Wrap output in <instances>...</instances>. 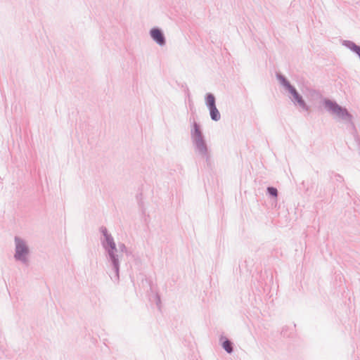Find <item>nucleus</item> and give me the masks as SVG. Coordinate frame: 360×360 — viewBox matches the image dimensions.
I'll return each instance as SVG.
<instances>
[{
	"label": "nucleus",
	"mask_w": 360,
	"mask_h": 360,
	"mask_svg": "<svg viewBox=\"0 0 360 360\" xmlns=\"http://www.w3.org/2000/svg\"><path fill=\"white\" fill-rule=\"evenodd\" d=\"M269 193L274 196H277V190L275 188L270 187L268 188Z\"/></svg>",
	"instance_id": "obj_8"
},
{
	"label": "nucleus",
	"mask_w": 360,
	"mask_h": 360,
	"mask_svg": "<svg viewBox=\"0 0 360 360\" xmlns=\"http://www.w3.org/2000/svg\"><path fill=\"white\" fill-rule=\"evenodd\" d=\"M150 34L153 39L156 41L158 44L160 45H162L165 44V38L163 37L162 33L161 31L158 29H153L150 31Z\"/></svg>",
	"instance_id": "obj_3"
},
{
	"label": "nucleus",
	"mask_w": 360,
	"mask_h": 360,
	"mask_svg": "<svg viewBox=\"0 0 360 360\" xmlns=\"http://www.w3.org/2000/svg\"><path fill=\"white\" fill-rule=\"evenodd\" d=\"M289 89H290V91L291 92V94L293 95L295 99L300 104V105H304V101H302V98L300 96V95L297 94V92L296 91V90L289 86Z\"/></svg>",
	"instance_id": "obj_5"
},
{
	"label": "nucleus",
	"mask_w": 360,
	"mask_h": 360,
	"mask_svg": "<svg viewBox=\"0 0 360 360\" xmlns=\"http://www.w3.org/2000/svg\"><path fill=\"white\" fill-rule=\"evenodd\" d=\"M210 111V116L213 120L217 121L220 118V114L217 108L215 107L209 108Z\"/></svg>",
	"instance_id": "obj_4"
},
{
	"label": "nucleus",
	"mask_w": 360,
	"mask_h": 360,
	"mask_svg": "<svg viewBox=\"0 0 360 360\" xmlns=\"http://www.w3.org/2000/svg\"><path fill=\"white\" fill-rule=\"evenodd\" d=\"M206 103L209 108L215 107V98L212 94H207Z\"/></svg>",
	"instance_id": "obj_6"
},
{
	"label": "nucleus",
	"mask_w": 360,
	"mask_h": 360,
	"mask_svg": "<svg viewBox=\"0 0 360 360\" xmlns=\"http://www.w3.org/2000/svg\"><path fill=\"white\" fill-rule=\"evenodd\" d=\"M326 107L328 109V110L336 114L338 116L344 117L345 115H347V112L345 109L342 108L335 103H333L330 101H326L325 102Z\"/></svg>",
	"instance_id": "obj_1"
},
{
	"label": "nucleus",
	"mask_w": 360,
	"mask_h": 360,
	"mask_svg": "<svg viewBox=\"0 0 360 360\" xmlns=\"http://www.w3.org/2000/svg\"><path fill=\"white\" fill-rule=\"evenodd\" d=\"M223 347L228 353H231L232 352L231 343L229 340H225L223 342Z\"/></svg>",
	"instance_id": "obj_7"
},
{
	"label": "nucleus",
	"mask_w": 360,
	"mask_h": 360,
	"mask_svg": "<svg viewBox=\"0 0 360 360\" xmlns=\"http://www.w3.org/2000/svg\"><path fill=\"white\" fill-rule=\"evenodd\" d=\"M195 132H196V134H198V135L200 136V131H199L196 124L195 125Z\"/></svg>",
	"instance_id": "obj_9"
},
{
	"label": "nucleus",
	"mask_w": 360,
	"mask_h": 360,
	"mask_svg": "<svg viewBox=\"0 0 360 360\" xmlns=\"http://www.w3.org/2000/svg\"><path fill=\"white\" fill-rule=\"evenodd\" d=\"M16 242V252L15 258L18 259H24L25 255L28 252V250L24 243L18 238H15Z\"/></svg>",
	"instance_id": "obj_2"
}]
</instances>
